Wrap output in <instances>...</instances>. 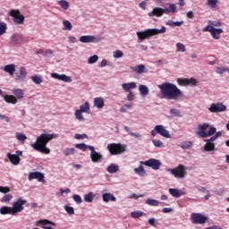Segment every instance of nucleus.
<instances>
[{"label":"nucleus","instance_id":"1","mask_svg":"<svg viewBox=\"0 0 229 229\" xmlns=\"http://www.w3.org/2000/svg\"><path fill=\"white\" fill-rule=\"evenodd\" d=\"M157 87L160 89L164 99H168L170 101H180L182 98H185L183 91L178 89L177 85L171 82H164Z\"/></svg>","mask_w":229,"mask_h":229},{"label":"nucleus","instance_id":"2","mask_svg":"<svg viewBox=\"0 0 229 229\" xmlns=\"http://www.w3.org/2000/svg\"><path fill=\"white\" fill-rule=\"evenodd\" d=\"M53 139H58V134H49L47 132H43L37 137L36 141L30 144V147L38 151V153H43L44 155H49L51 149L47 148V143Z\"/></svg>","mask_w":229,"mask_h":229},{"label":"nucleus","instance_id":"3","mask_svg":"<svg viewBox=\"0 0 229 229\" xmlns=\"http://www.w3.org/2000/svg\"><path fill=\"white\" fill-rule=\"evenodd\" d=\"M28 203L27 199H22V197L18 198L16 200L13 201V207L4 206L0 208V214L2 216H17L24 210V205Z\"/></svg>","mask_w":229,"mask_h":229},{"label":"nucleus","instance_id":"4","mask_svg":"<svg viewBox=\"0 0 229 229\" xmlns=\"http://www.w3.org/2000/svg\"><path fill=\"white\" fill-rule=\"evenodd\" d=\"M216 131H217L216 127L210 126L208 123H202L198 125L196 134L200 137V139H207V137H212V135H215Z\"/></svg>","mask_w":229,"mask_h":229},{"label":"nucleus","instance_id":"5","mask_svg":"<svg viewBox=\"0 0 229 229\" xmlns=\"http://www.w3.org/2000/svg\"><path fill=\"white\" fill-rule=\"evenodd\" d=\"M166 173H169L172 174V176L179 180H183V178L187 176V171L185 170V165H179L174 168H167Z\"/></svg>","mask_w":229,"mask_h":229},{"label":"nucleus","instance_id":"6","mask_svg":"<svg viewBox=\"0 0 229 229\" xmlns=\"http://www.w3.org/2000/svg\"><path fill=\"white\" fill-rule=\"evenodd\" d=\"M89 112H90V106L89 102H85L83 105L80 106V109L75 110V119L79 121V123H84L85 117L83 116V114H89Z\"/></svg>","mask_w":229,"mask_h":229},{"label":"nucleus","instance_id":"7","mask_svg":"<svg viewBox=\"0 0 229 229\" xmlns=\"http://www.w3.org/2000/svg\"><path fill=\"white\" fill-rule=\"evenodd\" d=\"M162 33H165V30H147L138 31L137 36L140 38V40H146L150 37H153L155 35H160Z\"/></svg>","mask_w":229,"mask_h":229},{"label":"nucleus","instance_id":"8","mask_svg":"<svg viewBox=\"0 0 229 229\" xmlns=\"http://www.w3.org/2000/svg\"><path fill=\"white\" fill-rule=\"evenodd\" d=\"M107 149L113 156L123 155V153L126 152V145L121 143H110L107 145Z\"/></svg>","mask_w":229,"mask_h":229},{"label":"nucleus","instance_id":"9","mask_svg":"<svg viewBox=\"0 0 229 229\" xmlns=\"http://www.w3.org/2000/svg\"><path fill=\"white\" fill-rule=\"evenodd\" d=\"M150 135L152 137L161 135V137H165V139H171V133H169V131L165 129V126L161 124L156 125L155 128L150 131Z\"/></svg>","mask_w":229,"mask_h":229},{"label":"nucleus","instance_id":"10","mask_svg":"<svg viewBox=\"0 0 229 229\" xmlns=\"http://www.w3.org/2000/svg\"><path fill=\"white\" fill-rule=\"evenodd\" d=\"M191 219L193 225H205L208 221V216L201 213H191Z\"/></svg>","mask_w":229,"mask_h":229},{"label":"nucleus","instance_id":"11","mask_svg":"<svg viewBox=\"0 0 229 229\" xmlns=\"http://www.w3.org/2000/svg\"><path fill=\"white\" fill-rule=\"evenodd\" d=\"M28 78V70L26 67L21 66L18 69V72L15 73V81L16 83H24Z\"/></svg>","mask_w":229,"mask_h":229},{"label":"nucleus","instance_id":"12","mask_svg":"<svg viewBox=\"0 0 229 229\" xmlns=\"http://www.w3.org/2000/svg\"><path fill=\"white\" fill-rule=\"evenodd\" d=\"M140 165H146L147 167H151L154 171H158L160 169V165H162V162L156 158H150L147 161H140Z\"/></svg>","mask_w":229,"mask_h":229},{"label":"nucleus","instance_id":"13","mask_svg":"<svg viewBox=\"0 0 229 229\" xmlns=\"http://www.w3.org/2000/svg\"><path fill=\"white\" fill-rule=\"evenodd\" d=\"M9 15L13 18L14 24H24V16L21 14L19 10H11Z\"/></svg>","mask_w":229,"mask_h":229},{"label":"nucleus","instance_id":"14","mask_svg":"<svg viewBox=\"0 0 229 229\" xmlns=\"http://www.w3.org/2000/svg\"><path fill=\"white\" fill-rule=\"evenodd\" d=\"M208 110L212 114H218L221 112H226V106L223 103H213L208 107Z\"/></svg>","mask_w":229,"mask_h":229},{"label":"nucleus","instance_id":"15","mask_svg":"<svg viewBox=\"0 0 229 229\" xmlns=\"http://www.w3.org/2000/svg\"><path fill=\"white\" fill-rule=\"evenodd\" d=\"M79 40L82 44H89V43L98 44V42L101 41V38L100 37L88 35V36H81L79 38Z\"/></svg>","mask_w":229,"mask_h":229},{"label":"nucleus","instance_id":"16","mask_svg":"<svg viewBox=\"0 0 229 229\" xmlns=\"http://www.w3.org/2000/svg\"><path fill=\"white\" fill-rule=\"evenodd\" d=\"M89 149L90 152V158L91 161H93L95 164H98L103 160V155H101L99 152L96 151V148L93 147H89Z\"/></svg>","mask_w":229,"mask_h":229},{"label":"nucleus","instance_id":"17","mask_svg":"<svg viewBox=\"0 0 229 229\" xmlns=\"http://www.w3.org/2000/svg\"><path fill=\"white\" fill-rule=\"evenodd\" d=\"M28 180L30 182H31L32 180H38V182H40L42 183H44V182H46L44 180V174H42L41 172H30V173H29Z\"/></svg>","mask_w":229,"mask_h":229},{"label":"nucleus","instance_id":"18","mask_svg":"<svg viewBox=\"0 0 229 229\" xmlns=\"http://www.w3.org/2000/svg\"><path fill=\"white\" fill-rule=\"evenodd\" d=\"M51 78H54V80H58L59 81H64V83H72V79L70 76H67L65 74H59L56 72L51 73Z\"/></svg>","mask_w":229,"mask_h":229},{"label":"nucleus","instance_id":"19","mask_svg":"<svg viewBox=\"0 0 229 229\" xmlns=\"http://www.w3.org/2000/svg\"><path fill=\"white\" fill-rule=\"evenodd\" d=\"M204 141L206 142V144L204 145V150L205 151H214V149H216V142L214 140V138H209V139H206L204 140Z\"/></svg>","mask_w":229,"mask_h":229},{"label":"nucleus","instance_id":"20","mask_svg":"<svg viewBox=\"0 0 229 229\" xmlns=\"http://www.w3.org/2000/svg\"><path fill=\"white\" fill-rule=\"evenodd\" d=\"M130 69L135 74H144V72H146V65L144 64L131 66Z\"/></svg>","mask_w":229,"mask_h":229},{"label":"nucleus","instance_id":"21","mask_svg":"<svg viewBox=\"0 0 229 229\" xmlns=\"http://www.w3.org/2000/svg\"><path fill=\"white\" fill-rule=\"evenodd\" d=\"M7 158H9V161L13 165H19V164H21V157L15 154L8 152Z\"/></svg>","mask_w":229,"mask_h":229},{"label":"nucleus","instance_id":"22","mask_svg":"<svg viewBox=\"0 0 229 229\" xmlns=\"http://www.w3.org/2000/svg\"><path fill=\"white\" fill-rule=\"evenodd\" d=\"M4 72H7L10 76H13L15 74V64H6L4 67L1 68Z\"/></svg>","mask_w":229,"mask_h":229},{"label":"nucleus","instance_id":"23","mask_svg":"<svg viewBox=\"0 0 229 229\" xmlns=\"http://www.w3.org/2000/svg\"><path fill=\"white\" fill-rule=\"evenodd\" d=\"M93 106L95 108L101 109L103 106H105V100L101 97H98L94 98Z\"/></svg>","mask_w":229,"mask_h":229},{"label":"nucleus","instance_id":"24","mask_svg":"<svg viewBox=\"0 0 229 229\" xmlns=\"http://www.w3.org/2000/svg\"><path fill=\"white\" fill-rule=\"evenodd\" d=\"M168 191L173 198H181V196H183L185 194V192L176 188H170Z\"/></svg>","mask_w":229,"mask_h":229},{"label":"nucleus","instance_id":"25","mask_svg":"<svg viewBox=\"0 0 229 229\" xmlns=\"http://www.w3.org/2000/svg\"><path fill=\"white\" fill-rule=\"evenodd\" d=\"M122 89H123L125 92H131V89H137V82L123 83Z\"/></svg>","mask_w":229,"mask_h":229},{"label":"nucleus","instance_id":"26","mask_svg":"<svg viewBox=\"0 0 229 229\" xmlns=\"http://www.w3.org/2000/svg\"><path fill=\"white\" fill-rule=\"evenodd\" d=\"M148 17H162V8L155 7L151 12L148 13Z\"/></svg>","mask_w":229,"mask_h":229},{"label":"nucleus","instance_id":"27","mask_svg":"<svg viewBox=\"0 0 229 229\" xmlns=\"http://www.w3.org/2000/svg\"><path fill=\"white\" fill-rule=\"evenodd\" d=\"M102 199L105 203H108V201H117V198H115L114 194L108 192L103 193Z\"/></svg>","mask_w":229,"mask_h":229},{"label":"nucleus","instance_id":"28","mask_svg":"<svg viewBox=\"0 0 229 229\" xmlns=\"http://www.w3.org/2000/svg\"><path fill=\"white\" fill-rule=\"evenodd\" d=\"M206 31H209L215 40H218L221 38V33H223V30H207Z\"/></svg>","mask_w":229,"mask_h":229},{"label":"nucleus","instance_id":"29","mask_svg":"<svg viewBox=\"0 0 229 229\" xmlns=\"http://www.w3.org/2000/svg\"><path fill=\"white\" fill-rule=\"evenodd\" d=\"M4 101H5V103H9L11 105H16L17 98L15 96H13V95H5L4 97Z\"/></svg>","mask_w":229,"mask_h":229},{"label":"nucleus","instance_id":"30","mask_svg":"<svg viewBox=\"0 0 229 229\" xmlns=\"http://www.w3.org/2000/svg\"><path fill=\"white\" fill-rule=\"evenodd\" d=\"M11 42L12 44H14V46H17L19 44H21L22 42V36L14 34L11 37Z\"/></svg>","mask_w":229,"mask_h":229},{"label":"nucleus","instance_id":"31","mask_svg":"<svg viewBox=\"0 0 229 229\" xmlns=\"http://www.w3.org/2000/svg\"><path fill=\"white\" fill-rule=\"evenodd\" d=\"M139 92L142 98H145V96H148L149 94V88L146 85H140L139 86Z\"/></svg>","mask_w":229,"mask_h":229},{"label":"nucleus","instance_id":"32","mask_svg":"<svg viewBox=\"0 0 229 229\" xmlns=\"http://www.w3.org/2000/svg\"><path fill=\"white\" fill-rule=\"evenodd\" d=\"M106 171L109 173V174H114V173H118L119 171V165L111 164L107 166Z\"/></svg>","mask_w":229,"mask_h":229},{"label":"nucleus","instance_id":"33","mask_svg":"<svg viewBox=\"0 0 229 229\" xmlns=\"http://www.w3.org/2000/svg\"><path fill=\"white\" fill-rule=\"evenodd\" d=\"M15 139L16 140H19V142H21V144H24L26 140H28V137L22 132H16Z\"/></svg>","mask_w":229,"mask_h":229},{"label":"nucleus","instance_id":"34","mask_svg":"<svg viewBox=\"0 0 229 229\" xmlns=\"http://www.w3.org/2000/svg\"><path fill=\"white\" fill-rule=\"evenodd\" d=\"M134 173L138 176H146V169H144V166L139 165L138 167L134 168Z\"/></svg>","mask_w":229,"mask_h":229},{"label":"nucleus","instance_id":"35","mask_svg":"<svg viewBox=\"0 0 229 229\" xmlns=\"http://www.w3.org/2000/svg\"><path fill=\"white\" fill-rule=\"evenodd\" d=\"M13 94H14L16 99H22L24 98V91L21 89H13Z\"/></svg>","mask_w":229,"mask_h":229},{"label":"nucleus","instance_id":"36","mask_svg":"<svg viewBox=\"0 0 229 229\" xmlns=\"http://www.w3.org/2000/svg\"><path fill=\"white\" fill-rule=\"evenodd\" d=\"M220 26L221 22L219 21H208V26L204 30H216V28H219Z\"/></svg>","mask_w":229,"mask_h":229},{"label":"nucleus","instance_id":"37","mask_svg":"<svg viewBox=\"0 0 229 229\" xmlns=\"http://www.w3.org/2000/svg\"><path fill=\"white\" fill-rule=\"evenodd\" d=\"M146 205H148L149 207H158L160 205V201L155 199H148L145 201Z\"/></svg>","mask_w":229,"mask_h":229},{"label":"nucleus","instance_id":"38","mask_svg":"<svg viewBox=\"0 0 229 229\" xmlns=\"http://www.w3.org/2000/svg\"><path fill=\"white\" fill-rule=\"evenodd\" d=\"M84 201L86 203H92V201H94V192L89 191L88 194H85Z\"/></svg>","mask_w":229,"mask_h":229},{"label":"nucleus","instance_id":"39","mask_svg":"<svg viewBox=\"0 0 229 229\" xmlns=\"http://www.w3.org/2000/svg\"><path fill=\"white\" fill-rule=\"evenodd\" d=\"M192 146H193L192 141H182L180 144V148L182 149H191V148H192Z\"/></svg>","mask_w":229,"mask_h":229},{"label":"nucleus","instance_id":"40","mask_svg":"<svg viewBox=\"0 0 229 229\" xmlns=\"http://www.w3.org/2000/svg\"><path fill=\"white\" fill-rule=\"evenodd\" d=\"M30 80L35 83V85H40V83L43 81L42 76L40 75H33L31 76Z\"/></svg>","mask_w":229,"mask_h":229},{"label":"nucleus","instance_id":"41","mask_svg":"<svg viewBox=\"0 0 229 229\" xmlns=\"http://www.w3.org/2000/svg\"><path fill=\"white\" fill-rule=\"evenodd\" d=\"M90 145H87L85 143H77L75 144V148H77V149H81V151H87V149H89V148H90Z\"/></svg>","mask_w":229,"mask_h":229},{"label":"nucleus","instance_id":"42","mask_svg":"<svg viewBox=\"0 0 229 229\" xmlns=\"http://www.w3.org/2000/svg\"><path fill=\"white\" fill-rule=\"evenodd\" d=\"M171 117H182V112L176 108L170 109Z\"/></svg>","mask_w":229,"mask_h":229},{"label":"nucleus","instance_id":"43","mask_svg":"<svg viewBox=\"0 0 229 229\" xmlns=\"http://www.w3.org/2000/svg\"><path fill=\"white\" fill-rule=\"evenodd\" d=\"M63 153L65 155V157H69V156L74 155V153H76V148H67L63 151Z\"/></svg>","mask_w":229,"mask_h":229},{"label":"nucleus","instance_id":"44","mask_svg":"<svg viewBox=\"0 0 229 229\" xmlns=\"http://www.w3.org/2000/svg\"><path fill=\"white\" fill-rule=\"evenodd\" d=\"M182 24H183V21H173L171 20L166 21V26H171L172 28L182 26Z\"/></svg>","mask_w":229,"mask_h":229},{"label":"nucleus","instance_id":"45","mask_svg":"<svg viewBox=\"0 0 229 229\" xmlns=\"http://www.w3.org/2000/svg\"><path fill=\"white\" fill-rule=\"evenodd\" d=\"M144 216V212L142 211H133L131 213V217L133 219H139V217H142Z\"/></svg>","mask_w":229,"mask_h":229},{"label":"nucleus","instance_id":"46","mask_svg":"<svg viewBox=\"0 0 229 229\" xmlns=\"http://www.w3.org/2000/svg\"><path fill=\"white\" fill-rule=\"evenodd\" d=\"M13 199V194H5L2 198V203H10Z\"/></svg>","mask_w":229,"mask_h":229},{"label":"nucleus","instance_id":"47","mask_svg":"<svg viewBox=\"0 0 229 229\" xmlns=\"http://www.w3.org/2000/svg\"><path fill=\"white\" fill-rule=\"evenodd\" d=\"M176 52L177 53H185V45L182 43H176Z\"/></svg>","mask_w":229,"mask_h":229},{"label":"nucleus","instance_id":"48","mask_svg":"<svg viewBox=\"0 0 229 229\" xmlns=\"http://www.w3.org/2000/svg\"><path fill=\"white\" fill-rule=\"evenodd\" d=\"M152 144L155 146V148H164V142L160 140L153 139L152 140Z\"/></svg>","mask_w":229,"mask_h":229},{"label":"nucleus","instance_id":"49","mask_svg":"<svg viewBox=\"0 0 229 229\" xmlns=\"http://www.w3.org/2000/svg\"><path fill=\"white\" fill-rule=\"evenodd\" d=\"M58 4L63 8V10H69V2L65 0L58 1Z\"/></svg>","mask_w":229,"mask_h":229},{"label":"nucleus","instance_id":"50","mask_svg":"<svg viewBox=\"0 0 229 229\" xmlns=\"http://www.w3.org/2000/svg\"><path fill=\"white\" fill-rule=\"evenodd\" d=\"M123 56H124V53H123V51L121 50H116L113 52V58L119 59L123 58Z\"/></svg>","mask_w":229,"mask_h":229},{"label":"nucleus","instance_id":"51","mask_svg":"<svg viewBox=\"0 0 229 229\" xmlns=\"http://www.w3.org/2000/svg\"><path fill=\"white\" fill-rule=\"evenodd\" d=\"M99 60V56L98 55H91L88 58V64H96Z\"/></svg>","mask_w":229,"mask_h":229},{"label":"nucleus","instance_id":"52","mask_svg":"<svg viewBox=\"0 0 229 229\" xmlns=\"http://www.w3.org/2000/svg\"><path fill=\"white\" fill-rule=\"evenodd\" d=\"M72 199L77 205H81V203H83V199H81V197L78 194L73 195Z\"/></svg>","mask_w":229,"mask_h":229},{"label":"nucleus","instance_id":"53","mask_svg":"<svg viewBox=\"0 0 229 229\" xmlns=\"http://www.w3.org/2000/svg\"><path fill=\"white\" fill-rule=\"evenodd\" d=\"M64 210L69 216H74V208L71 206H64Z\"/></svg>","mask_w":229,"mask_h":229},{"label":"nucleus","instance_id":"54","mask_svg":"<svg viewBox=\"0 0 229 229\" xmlns=\"http://www.w3.org/2000/svg\"><path fill=\"white\" fill-rule=\"evenodd\" d=\"M219 3V0H208L207 4L208 6H211V8H216V4Z\"/></svg>","mask_w":229,"mask_h":229},{"label":"nucleus","instance_id":"55","mask_svg":"<svg viewBox=\"0 0 229 229\" xmlns=\"http://www.w3.org/2000/svg\"><path fill=\"white\" fill-rule=\"evenodd\" d=\"M127 97H126V100L127 101H133V99L135 98V93H133V91H127Z\"/></svg>","mask_w":229,"mask_h":229},{"label":"nucleus","instance_id":"56","mask_svg":"<svg viewBox=\"0 0 229 229\" xmlns=\"http://www.w3.org/2000/svg\"><path fill=\"white\" fill-rule=\"evenodd\" d=\"M64 30H72V24L69 21H63Z\"/></svg>","mask_w":229,"mask_h":229},{"label":"nucleus","instance_id":"57","mask_svg":"<svg viewBox=\"0 0 229 229\" xmlns=\"http://www.w3.org/2000/svg\"><path fill=\"white\" fill-rule=\"evenodd\" d=\"M139 198H144V194L137 195V194H135V193H131V194L129 196V199H139Z\"/></svg>","mask_w":229,"mask_h":229},{"label":"nucleus","instance_id":"58","mask_svg":"<svg viewBox=\"0 0 229 229\" xmlns=\"http://www.w3.org/2000/svg\"><path fill=\"white\" fill-rule=\"evenodd\" d=\"M227 71V68H225V67H217L216 68V74H224V72H226Z\"/></svg>","mask_w":229,"mask_h":229},{"label":"nucleus","instance_id":"59","mask_svg":"<svg viewBox=\"0 0 229 229\" xmlns=\"http://www.w3.org/2000/svg\"><path fill=\"white\" fill-rule=\"evenodd\" d=\"M74 139L77 140H80V139H89V136L87 134H75Z\"/></svg>","mask_w":229,"mask_h":229},{"label":"nucleus","instance_id":"60","mask_svg":"<svg viewBox=\"0 0 229 229\" xmlns=\"http://www.w3.org/2000/svg\"><path fill=\"white\" fill-rule=\"evenodd\" d=\"M10 188L5 186V187H3V186H0V192H2L3 194H8V192H10Z\"/></svg>","mask_w":229,"mask_h":229},{"label":"nucleus","instance_id":"61","mask_svg":"<svg viewBox=\"0 0 229 229\" xmlns=\"http://www.w3.org/2000/svg\"><path fill=\"white\" fill-rule=\"evenodd\" d=\"M177 81L180 85H189V79H178Z\"/></svg>","mask_w":229,"mask_h":229},{"label":"nucleus","instance_id":"62","mask_svg":"<svg viewBox=\"0 0 229 229\" xmlns=\"http://www.w3.org/2000/svg\"><path fill=\"white\" fill-rule=\"evenodd\" d=\"M188 85L196 87L198 85V81L196 79H188Z\"/></svg>","mask_w":229,"mask_h":229},{"label":"nucleus","instance_id":"63","mask_svg":"<svg viewBox=\"0 0 229 229\" xmlns=\"http://www.w3.org/2000/svg\"><path fill=\"white\" fill-rule=\"evenodd\" d=\"M169 10H170V13H176V4H169Z\"/></svg>","mask_w":229,"mask_h":229},{"label":"nucleus","instance_id":"64","mask_svg":"<svg viewBox=\"0 0 229 229\" xmlns=\"http://www.w3.org/2000/svg\"><path fill=\"white\" fill-rule=\"evenodd\" d=\"M131 137H134V139H142V134L140 132H130Z\"/></svg>","mask_w":229,"mask_h":229}]
</instances>
